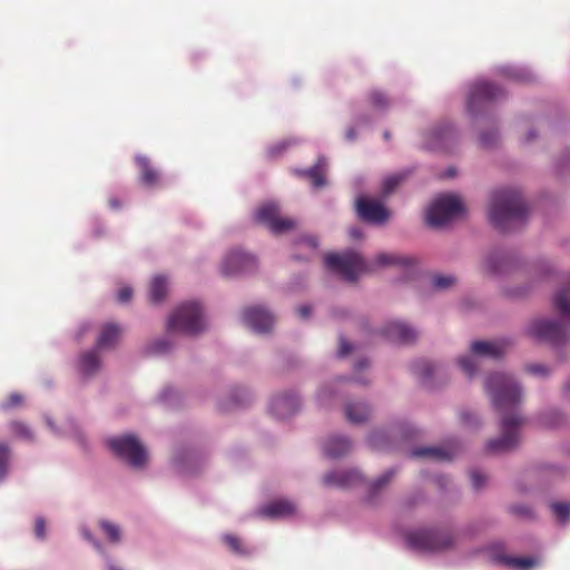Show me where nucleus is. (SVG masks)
Masks as SVG:
<instances>
[{
    "mask_svg": "<svg viewBox=\"0 0 570 570\" xmlns=\"http://www.w3.org/2000/svg\"><path fill=\"white\" fill-rule=\"evenodd\" d=\"M370 362L367 358L363 357L355 362L354 370L356 372L353 376H338L334 382L325 384L321 386L316 394V400L321 406H327L331 400L338 393L337 386H341L344 383H356L358 385H367L370 380L361 374V371L368 367Z\"/></svg>",
    "mask_w": 570,
    "mask_h": 570,
    "instance_id": "11",
    "label": "nucleus"
},
{
    "mask_svg": "<svg viewBox=\"0 0 570 570\" xmlns=\"http://www.w3.org/2000/svg\"><path fill=\"white\" fill-rule=\"evenodd\" d=\"M372 405L366 400H350L344 405V416L351 424L366 423L372 416Z\"/></svg>",
    "mask_w": 570,
    "mask_h": 570,
    "instance_id": "22",
    "label": "nucleus"
},
{
    "mask_svg": "<svg viewBox=\"0 0 570 570\" xmlns=\"http://www.w3.org/2000/svg\"><path fill=\"white\" fill-rule=\"evenodd\" d=\"M371 124L367 116H357L354 119V124L350 126L345 131V139L353 142L357 138V129H361Z\"/></svg>",
    "mask_w": 570,
    "mask_h": 570,
    "instance_id": "42",
    "label": "nucleus"
},
{
    "mask_svg": "<svg viewBox=\"0 0 570 570\" xmlns=\"http://www.w3.org/2000/svg\"><path fill=\"white\" fill-rule=\"evenodd\" d=\"M358 475L354 472V471H351L344 475H327L325 481L327 484L330 485H336V487H351V485H354L357 483L358 481Z\"/></svg>",
    "mask_w": 570,
    "mask_h": 570,
    "instance_id": "38",
    "label": "nucleus"
},
{
    "mask_svg": "<svg viewBox=\"0 0 570 570\" xmlns=\"http://www.w3.org/2000/svg\"><path fill=\"white\" fill-rule=\"evenodd\" d=\"M499 132L495 129L483 130L479 135V144L483 148H491L497 145Z\"/></svg>",
    "mask_w": 570,
    "mask_h": 570,
    "instance_id": "45",
    "label": "nucleus"
},
{
    "mask_svg": "<svg viewBox=\"0 0 570 570\" xmlns=\"http://www.w3.org/2000/svg\"><path fill=\"white\" fill-rule=\"evenodd\" d=\"M484 387L492 405L500 414L501 435L488 441L485 451L491 454L509 452L519 444V428L523 417L518 413L522 397L520 383L510 374L495 372L490 374Z\"/></svg>",
    "mask_w": 570,
    "mask_h": 570,
    "instance_id": "2",
    "label": "nucleus"
},
{
    "mask_svg": "<svg viewBox=\"0 0 570 570\" xmlns=\"http://www.w3.org/2000/svg\"><path fill=\"white\" fill-rule=\"evenodd\" d=\"M527 371L533 375L547 377L551 374V368L544 364H530L527 366Z\"/></svg>",
    "mask_w": 570,
    "mask_h": 570,
    "instance_id": "49",
    "label": "nucleus"
},
{
    "mask_svg": "<svg viewBox=\"0 0 570 570\" xmlns=\"http://www.w3.org/2000/svg\"><path fill=\"white\" fill-rule=\"evenodd\" d=\"M158 401L164 406L175 407L180 402V393L171 386H166L160 391Z\"/></svg>",
    "mask_w": 570,
    "mask_h": 570,
    "instance_id": "39",
    "label": "nucleus"
},
{
    "mask_svg": "<svg viewBox=\"0 0 570 570\" xmlns=\"http://www.w3.org/2000/svg\"><path fill=\"white\" fill-rule=\"evenodd\" d=\"M483 266L489 274L499 277L519 268L520 261L513 250L494 248L485 256Z\"/></svg>",
    "mask_w": 570,
    "mask_h": 570,
    "instance_id": "14",
    "label": "nucleus"
},
{
    "mask_svg": "<svg viewBox=\"0 0 570 570\" xmlns=\"http://www.w3.org/2000/svg\"><path fill=\"white\" fill-rule=\"evenodd\" d=\"M458 140V130L450 122L433 126L424 135L423 147L428 150H451Z\"/></svg>",
    "mask_w": 570,
    "mask_h": 570,
    "instance_id": "15",
    "label": "nucleus"
},
{
    "mask_svg": "<svg viewBox=\"0 0 570 570\" xmlns=\"http://www.w3.org/2000/svg\"><path fill=\"white\" fill-rule=\"evenodd\" d=\"M301 396L293 391L276 394L271 399L269 412L277 420H286L301 409Z\"/></svg>",
    "mask_w": 570,
    "mask_h": 570,
    "instance_id": "16",
    "label": "nucleus"
},
{
    "mask_svg": "<svg viewBox=\"0 0 570 570\" xmlns=\"http://www.w3.org/2000/svg\"><path fill=\"white\" fill-rule=\"evenodd\" d=\"M531 291L529 285L522 287H511L508 289V295L512 297H522Z\"/></svg>",
    "mask_w": 570,
    "mask_h": 570,
    "instance_id": "59",
    "label": "nucleus"
},
{
    "mask_svg": "<svg viewBox=\"0 0 570 570\" xmlns=\"http://www.w3.org/2000/svg\"><path fill=\"white\" fill-rule=\"evenodd\" d=\"M512 344L513 342L510 337H500L491 342L475 341L471 344V352L473 355H463L459 357L458 364L466 376L472 379L478 372L475 356L499 358Z\"/></svg>",
    "mask_w": 570,
    "mask_h": 570,
    "instance_id": "7",
    "label": "nucleus"
},
{
    "mask_svg": "<svg viewBox=\"0 0 570 570\" xmlns=\"http://www.w3.org/2000/svg\"><path fill=\"white\" fill-rule=\"evenodd\" d=\"M298 314L302 318H308L312 314V306L311 305H302L298 307Z\"/></svg>",
    "mask_w": 570,
    "mask_h": 570,
    "instance_id": "63",
    "label": "nucleus"
},
{
    "mask_svg": "<svg viewBox=\"0 0 570 570\" xmlns=\"http://www.w3.org/2000/svg\"><path fill=\"white\" fill-rule=\"evenodd\" d=\"M552 510L560 521H566L570 515V505L567 503H554Z\"/></svg>",
    "mask_w": 570,
    "mask_h": 570,
    "instance_id": "52",
    "label": "nucleus"
},
{
    "mask_svg": "<svg viewBox=\"0 0 570 570\" xmlns=\"http://www.w3.org/2000/svg\"><path fill=\"white\" fill-rule=\"evenodd\" d=\"M377 266L395 265L404 269L407 277H412L417 269L416 259L411 256H404L392 253H380L374 259Z\"/></svg>",
    "mask_w": 570,
    "mask_h": 570,
    "instance_id": "25",
    "label": "nucleus"
},
{
    "mask_svg": "<svg viewBox=\"0 0 570 570\" xmlns=\"http://www.w3.org/2000/svg\"><path fill=\"white\" fill-rule=\"evenodd\" d=\"M532 271L539 281L549 279L556 273L553 265L547 259H540L533 263Z\"/></svg>",
    "mask_w": 570,
    "mask_h": 570,
    "instance_id": "40",
    "label": "nucleus"
},
{
    "mask_svg": "<svg viewBox=\"0 0 570 570\" xmlns=\"http://www.w3.org/2000/svg\"><path fill=\"white\" fill-rule=\"evenodd\" d=\"M370 101L373 108L381 112L385 111L391 105L389 97L381 90H373L370 94Z\"/></svg>",
    "mask_w": 570,
    "mask_h": 570,
    "instance_id": "43",
    "label": "nucleus"
},
{
    "mask_svg": "<svg viewBox=\"0 0 570 570\" xmlns=\"http://www.w3.org/2000/svg\"><path fill=\"white\" fill-rule=\"evenodd\" d=\"M256 257L240 248L228 250L222 261L220 271L225 276H237L256 271Z\"/></svg>",
    "mask_w": 570,
    "mask_h": 570,
    "instance_id": "12",
    "label": "nucleus"
},
{
    "mask_svg": "<svg viewBox=\"0 0 570 570\" xmlns=\"http://www.w3.org/2000/svg\"><path fill=\"white\" fill-rule=\"evenodd\" d=\"M294 142L295 141L293 139H284L269 146L267 149L268 157L275 158L281 156Z\"/></svg>",
    "mask_w": 570,
    "mask_h": 570,
    "instance_id": "46",
    "label": "nucleus"
},
{
    "mask_svg": "<svg viewBox=\"0 0 570 570\" xmlns=\"http://www.w3.org/2000/svg\"><path fill=\"white\" fill-rule=\"evenodd\" d=\"M136 164L140 169L141 181L145 186H153L158 181V171L150 166L147 157L138 155L136 156Z\"/></svg>",
    "mask_w": 570,
    "mask_h": 570,
    "instance_id": "30",
    "label": "nucleus"
},
{
    "mask_svg": "<svg viewBox=\"0 0 570 570\" xmlns=\"http://www.w3.org/2000/svg\"><path fill=\"white\" fill-rule=\"evenodd\" d=\"M248 448L245 445H235L229 450V458L233 460L247 459Z\"/></svg>",
    "mask_w": 570,
    "mask_h": 570,
    "instance_id": "53",
    "label": "nucleus"
},
{
    "mask_svg": "<svg viewBox=\"0 0 570 570\" xmlns=\"http://www.w3.org/2000/svg\"><path fill=\"white\" fill-rule=\"evenodd\" d=\"M419 436L417 428L405 419H396L386 426L372 429L366 445L379 452H405L411 460L449 462L454 460L462 446L458 438L450 436L438 444L407 445Z\"/></svg>",
    "mask_w": 570,
    "mask_h": 570,
    "instance_id": "1",
    "label": "nucleus"
},
{
    "mask_svg": "<svg viewBox=\"0 0 570 570\" xmlns=\"http://www.w3.org/2000/svg\"><path fill=\"white\" fill-rule=\"evenodd\" d=\"M119 335L120 327L115 323H107L104 325L95 347L99 351L110 348L117 343Z\"/></svg>",
    "mask_w": 570,
    "mask_h": 570,
    "instance_id": "29",
    "label": "nucleus"
},
{
    "mask_svg": "<svg viewBox=\"0 0 570 570\" xmlns=\"http://www.w3.org/2000/svg\"><path fill=\"white\" fill-rule=\"evenodd\" d=\"M355 449L353 440L345 434L333 433L322 442V452L326 459L338 460L350 455Z\"/></svg>",
    "mask_w": 570,
    "mask_h": 570,
    "instance_id": "18",
    "label": "nucleus"
},
{
    "mask_svg": "<svg viewBox=\"0 0 570 570\" xmlns=\"http://www.w3.org/2000/svg\"><path fill=\"white\" fill-rule=\"evenodd\" d=\"M99 527L109 544L119 546L121 543L122 531L119 524L107 519H101Z\"/></svg>",
    "mask_w": 570,
    "mask_h": 570,
    "instance_id": "32",
    "label": "nucleus"
},
{
    "mask_svg": "<svg viewBox=\"0 0 570 570\" xmlns=\"http://www.w3.org/2000/svg\"><path fill=\"white\" fill-rule=\"evenodd\" d=\"M509 563L517 570H530L539 564L535 558L512 559Z\"/></svg>",
    "mask_w": 570,
    "mask_h": 570,
    "instance_id": "47",
    "label": "nucleus"
},
{
    "mask_svg": "<svg viewBox=\"0 0 570 570\" xmlns=\"http://www.w3.org/2000/svg\"><path fill=\"white\" fill-rule=\"evenodd\" d=\"M230 404L234 406L246 405L250 400V392L246 387L236 386L230 390Z\"/></svg>",
    "mask_w": 570,
    "mask_h": 570,
    "instance_id": "41",
    "label": "nucleus"
},
{
    "mask_svg": "<svg viewBox=\"0 0 570 570\" xmlns=\"http://www.w3.org/2000/svg\"><path fill=\"white\" fill-rule=\"evenodd\" d=\"M325 267L348 282H355L367 266L360 254L346 250L342 254H328L324 258Z\"/></svg>",
    "mask_w": 570,
    "mask_h": 570,
    "instance_id": "9",
    "label": "nucleus"
},
{
    "mask_svg": "<svg viewBox=\"0 0 570 570\" xmlns=\"http://www.w3.org/2000/svg\"><path fill=\"white\" fill-rule=\"evenodd\" d=\"M108 449L119 459L127 463H146L148 460L147 450L139 439L134 434H122L106 439Z\"/></svg>",
    "mask_w": 570,
    "mask_h": 570,
    "instance_id": "10",
    "label": "nucleus"
},
{
    "mask_svg": "<svg viewBox=\"0 0 570 570\" xmlns=\"http://www.w3.org/2000/svg\"><path fill=\"white\" fill-rule=\"evenodd\" d=\"M22 401H23L22 395L14 392V393L10 394V396L8 397L7 401H3L0 403V409L9 410V409L16 407L19 404H21Z\"/></svg>",
    "mask_w": 570,
    "mask_h": 570,
    "instance_id": "51",
    "label": "nucleus"
},
{
    "mask_svg": "<svg viewBox=\"0 0 570 570\" xmlns=\"http://www.w3.org/2000/svg\"><path fill=\"white\" fill-rule=\"evenodd\" d=\"M167 293V279L164 275H156L149 286V298L153 303L161 302Z\"/></svg>",
    "mask_w": 570,
    "mask_h": 570,
    "instance_id": "35",
    "label": "nucleus"
},
{
    "mask_svg": "<svg viewBox=\"0 0 570 570\" xmlns=\"http://www.w3.org/2000/svg\"><path fill=\"white\" fill-rule=\"evenodd\" d=\"M99 350L92 347L82 352L77 361V371L82 380L91 379L101 366Z\"/></svg>",
    "mask_w": 570,
    "mask_h": 570,
    "instance_id": "24",
    "label": "nucleus"
},
{
    "mask_svg": "<svg viewBox=\"0 0 570 570\" xmlns=\"http://www.w3.org/2000/svg\"><path fill=\"white\" fill-rule=\"evenodd\" d=\"M410 370L423 385L430 386L432 377L439 370V365L432 361L419 358L411 363Z\"/></svg>",
    "mask_w": 570,
    "mask_h": 570,
    "instance_id": "27",
    "label": "nucleus"
},
{
    "mask_svg": "<svg viewBox=\"0 0 570 570\" xmlns=\"http://www.w3.org/2000/svg\"><path fill=\"white\" fill-rule=\"evenodd\" d=\"M225 543L229 547V549L235 553H243V549L240 547L239 540L230 534L224 537Z\"/></svg>",
    "mask_w": 570,
    "mask_h": 570,
    "instance_id": "55",
    "label": "nucleus"
},
{
    "mask_svg": "<svg viewBox=\"0 0 570 570\" xmlns=\"http://www.w3.org/2000/svg\"><path fill=\"white\" fill-rule=\"evenodd\" d=\"M494 73L512 82L527 83L535 80L534 72L522 65H501L495 68Z\"/></svg>",
    "mask_w": 570,
    "mask_h": 570,
    "instance_id": "23",
    "label": "nucleus"
},
{
    "mask_svg": "<svg viewBox=\"0 0 570 570\" xmlns=\"http://www.w3.org/2000/svg\"><path fill=\"white\" fill-rule=\"evenodd\" d=\"M36 535L39 539H43L46 537V523L43 519H37L36 521Z\"/></svg>",
    "mask_w": 570,
    "mask_h": 570,
    "instance_id": "62",
    "label": "nucleus"
},
{
    "mask_svg": "<svg viewBox=\"0 0 570 570\" xmlns=\"http://www.w3.org/2000/svg\"><path fill=\"white\" fill-rule=\"evenodd\" d=\"M206 328L203 306L195 301L184 302L169 315L167 321L168 334L181 333L197 335Z\"/></svg>",
    "mask_w": 570,
    "mask_h": 570,
    "instance_id": "5",
    "label": "nucleus"
},
{
    "mask_svg": "<svg viewBox=\"0 0 570 570\" xmlns=\"http://www.w3.org/2000/svg\"><path fill=\"white\" fill-rule=\"evenodd\" d=\"M173 350V343L168 337L157 338L146 346V353L150 355H166Z\"/></svg>",
    "mask_w": 570,
    "mask_h": 570,
    "instance_id": "36",
    "label": "nucleus"
},
{
    "mask_svg": "<svg viewBox=\"0 0 570 570\" xmlns=\"http://www.w3.org/2000/svg\"><path fill=\"white\" fill-rule=\"evenodd\" d=\"M525 333L538 342L548 343L554 350H560L570 340L569 327L564 322L554 318L532 320L527 325Z\"/></svg>",
    "mask_w": 570,
    "mask_h": 570,
    "instance_id": "6",
    "label": "nucleus"
},
{
    "mask_svg": "<svg viewBox=\"0 0 570 570\" xmlns=\"http://www.w3.org/2000/svg\"><path fill=\"white\" fill-rule=\"evenodd\" d=\"M326 168V160L324 157H320L317 163L307 169H295L296 175L302 176L311 180L314 187L320 188L324 186V171Z\"/></svg>",
    "mask_w": 570,
    "mask_h": 570,
    "instance_id": "28",
    "label": "nucleus"
},
{
    "mask_svg": "<svg viewBox=\"0 0 570 570\" xmlns=\"http://www.w3.org/2000/svg\"><path fill=\"white\" fill-rule=\"evenodd\" d=\"M409 170H402L386 176L382 180L381 194L383 197L391 195L409 176Z\"/></svg>",
    "mask_w": 570,
    "mask_h": 570,
    "instance_id": "34",
    "label": "nucleus"
},
{
    "mask_svg": "<svg viewBox=\"0 0 570 570\" xmlns=\"http://www.w3.org/2000/svg\"><path fill=\"white\" fill-rule=\"evenodd\" d=\"M174 462L173 463H196L197 461L203 459L200 451L190 445H179L174 451Z\"/></svg>",
    "mask_w": 570,
    "mask_h": 570,
    "instance_id": "33",
    "label": "nucleus"
},
{
    "mask_svg": "<svg viewBox=\"0 0 570 570\" xmlns=\"http://www.w3.org/2000/svg\"><path fill=\"white\" fill-rule=\"evenodd\" d=\"M461 420L466 426H475L479 423L478 416L472 412H463L461 414Z\"/></svg>",
    "mask_w": 570,
    "mask_h": 570,
    "instance_id": "57",
    "label": "nucleus"
},
{
    "mask_svg": "<svg viewBox=\"0 0 570 570\" xmlns=\"http://www.w3.org/2000/svg\"><path fill=\"white\" fill-rule=\"evenodd\" d=\"M132 296V289L130 286H122L117 293V299L119 303H127Z\"/></svg>",
    "mask_w": 570,
    "mask_h": 570,
    "instance_id": "56",
    "label": "nucleus"
},
{
    "mask_svg": "<svg viewBox=\"0 0 570 570\" xmlns=\"http://www.w3.org/2000/svg\"><path fill=\"white\" fill-rule=\"evenodd\" d=\"M354 350V345L351 344L346 338L340 336V346L337 351L338 357H345Z\"/></svg>",
    "mask_w": 570,
    "mask_h": 570,
    "instance_id": "54",
    "label": "nucleus"
},
{
    "mask_svg": "<svg viewBox=\"0 0 570 570\" xmlns=\"http://www.w3.org/2000/svg\"><path fill=\"white\" fill-rule=\"evenodd\" d=\"M451 539L448 537L433 534L426 531H419L409 535V543L422 551H439L451 546Z\"/></svg>",
    "mask_w": 570,
    "mask_h": 570,
    "instance_id": "21",
    "label": "nucleus"
},
{
    "mask_svg": "<svg viewBox=\"0 0 570 570\" xmlns=\"http://www.w3.org/2000/svg\"><path fill=\"white\" fill-rule=\"evenodd\" d=\"M356 212L363 220L381 225L389 218V210L377 200L360 196L356 200Z\"/></svg>",
    "mask_w": 570,
    "mask_h": 570,
    "instance_id": "20",
    "label": "nucleus"
},
{
    "mask_svg": "<svg viewBox=\"0 0 570 570\" xmlns=\"http://www.w3.org/2000/svg\"><path fill=\"white\" fill-rule=\"evenodd\" d=\"M10 432L19 440L32 442L35 433L32 429L23 422L14 421L10 424Z\"/></svg>",
    "mask_w": 570,
    "mask_h": 570,
    "instance_id": "37",
    "label": "nucleus"
},
{
    "mask_svg": "<svg viewBox=\"0 0 570 570\" xmlns=\"http://www.w3.org/2000/svg\"><path fill=\"white\" fill-rule=\"evenodd\" d=\"M507 98V91L487 79H476L469 86L466 111L472 118L484 116L490 107Z\"/></svg>",
    "mask_w": 570,
    "mask_h": 570,
    "instance_id": "4",
    "label": "nucleus"
},
{
    "mask_svg": "<svg viewBox=\"0 0 570 570\" xmlns=\"http://www.w3.org/2000/svg\"><path fill=\"white\" fill-rule=\"evenodd\" d=\"M455 282H456V278L451 274H446V275L435 274L431 278L432 287L438 291H443V289L451 287Z\"/></svg>",
    "mask_w": 570,
    "mask_h": 570,
    "instance_id": "44",
    "label": "nucleus"
},
{
    "mask_svg": "<svg viewBox=\"0 0 570 570\" xmlns=\"http://www.w3.org/2000/svg\"><path fill=\"white\" fill-rule=\"evenodd\" d=\"M296 507L286 499H279L267 503L258 510V515L267 519H279L294 514Z\"/></svg>",
    "mask_w": 570,
    "mask_h": 570,
    "instance_id": "26",
    "label": "nucleus"
},
{
    "mask_svg": "<svg viewBox=\"0 0 570 570\" xmlns=\"http://www.w3.org/2000/svg\"><path fill=\"white\" fill-rule=\"evenodd\" d=\"M279 206L275 202H267L258 207L254 214L257 223L266 226L274 234H282L295 227L296 222L292 218L278 216Z\"/></svg>",
    "mask_w": 570,
    "mask_h": 570,
    "instance_id": "13",
    "label": "nucleus"
},
{
    "mask_svg": "<svg viewBox=\"0 0 570 570\" xmlns=\"http://www.w3.org/2000/svg\"><path fill=\"white\" fill-rule=\"evenodd\" d=\"M566 401L570 402V377L567 380L562 391Z\"/></svg>",
    "mask_w": 570,
    "mask_h": 570,
    "instance_id": "64",
    "label": "nucleus"
},
{
    "mask_svg": "<svg viewBox=\"0 0 570 570\" xmlns=\"http://www.w3.org/2000/svg\"><path fill=\"white\" fill-rule=\"evenodd\" d=\"M296 246H306L312 253H314L318 247V239L316 236H304L296 242Z\"/></svg>",
    "mask_w": 570,
    "mask_h": 570,
    "instance_id": "50",
    "label": "nucleus"
},
{
    "mask_svg": "<svg viewBox=\"0 0 570 570\" xmlns=\"http://www.w3.org/2000/svg\"><path fill=\"white\" fill-rule=\"evenodd\" d=\"M529 213V206L519 189L502 187L492 191L489 217L491 224L499 232H512L524 226Z\"/></svg>",
    "mask_w": 570,
    "mask_h": 570,
    "instance_id": "3",
    "label": "nucleus"
},
{
    "mask_svg": "<svg viewBox=\"0 0 570 570\" xmlns=\"http://www.w3.org/2000/svg\"><path fill=\"white\" fill-rule=\"evenodd\" d=\"M10 460V448L9 445L0 441V463H8Z\"/></svg>",
    "mask_w": 570,
    "mask_h": 570,
    "instance_id": "60",
    "label": "nucleus"
},
{
    "mask_svg": "<svg viewBox=\"0 0 570 570\" xmlns=\"http://www.w3.org/2000/svg\"><path fill=\"white\" fill-rule=\"evenodd\" d=\"M464 213L463 204L453 194L438 196L426 210V224L441 228Z\"/></svg>",
    "mask_w": 570,
    "mask_h": 570,
    "instance_id": "8",
    "label": "nucleus"
},
{
    "mask_svg": "<svg viewBox=\"0 0 570 570\" xmlns=\"http://www.w3.org/2000/svg\"><path fill=\"white\" fill-rule=\"evenodd\" d=\"M539 424L548 429H557L564 424L566 416L558 409H549L541 412L538 416Z\"/></svg>",
    "mask_w": 570,
    "mask_h": 570,
    "instance_id": "31",
    "label": "nucleus"
},
{
    "mask_svg": "<svg viewBox=\"0 0 570 570\" xmlns=\"http://www.w3.org/2000/svg\"><path fill=\"white\" fill-rule=\"evenodd\" d=\"M554 166H556V170L560 174L570 169V148H566L561 153V155H560L559 159L556 161Z\"/></svg>",
    "mask_w": 570,
    "mask_h": 570,
    "instance_id": "48",
    "label": "nucleus"
},
{
    "mask_svg": "<svg viewBox=\"0 0 570 570\" xmlns=\"http://www.w3.org/2000/svg\"><path fill=\"white\" fill-rule=\"evenodd\" d=\"M380 335L391 343L410 344L417 337L416 330L401 320H390L380 328Z\"/></svg>",
    "mask_w": 570,
    "mask_h": 570,
    "instance_id": "17",
    "label": "nucleus"
},
{
    "mask_svg": "<svg viewBox=\"0 0 570 570\" xmlns=\"http://www.w3.org/2000/svg\"><path fill=\"white\" fill-rule=\"evenodd\" d=\"M243 322L256 333H267L274 325V315L264 306H250L243 312Z\"/></svg>",
    "mask_w": 570,
    "mask_h": 570,
    "instance_id": "19",
    "label": "nucleus"
},
{
    "mask_svg": "<svg viewBox=\"0 0 570 570\" xmlns=\"http://www.w3.org/2000/svg\"><path fill=\"white\" fill-rule=\"evenodd\" d=\"M471 481L474 489H480L485 483V476L474 471L471 473Z\"/></svg>",
    "mask_w": 570,
    "mask_h": 570,
    "instance_id": "61",
    "label": "nucleus"
},
{
    "mask_svg": "<svg viewBox=\"0 0 570 570\" xmlns=\"http://www.w3.org/2000/svg\"><path fill=\"white\" fill-rule=\"evenodd\" d=\"M80 533L86 540L90 541L98 550H104L101 543L94 538L92 533L87 527H81Z\"/></svg>",
    "mask_w": 570,
    "mask_h": 570,
    "instance_id": "58",
    "label": "nucleus"
}]
</instances>
